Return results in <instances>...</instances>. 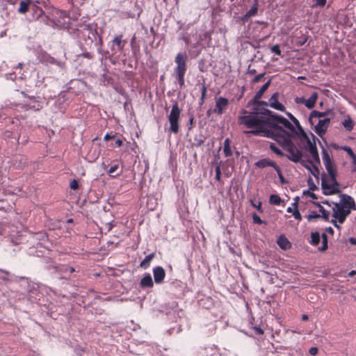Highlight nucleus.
<instances>
[{
  "label": "nucleus",
  "instance_id": "f257e3e1",
  "mask_svg": "<svg viewBox=\"0 0 356 356\" xmlns=\"http://www.w3.org/2000/svg\"><path fill=\"white\" fill-rule=\"evenodd\" d=\"M61 15L63 16L62 19H51L49 25L58 30H65L73 38L79 39V47L81 52L78 54V56L89 60L93 59V53L88 51L91 49L93 43L99 54L105 57L109 56V51L102 49L103 39L98 32L97 24H88L81 26L82 29H79L77 25L73 26L70 20L66 21L65 19L66 17L65 12H61Z\"/></svg>",
  "mask_w": 356,
  "mask_h": 356
},
{
  "label": "nucleus",
  "instance_id": "f03ea898",
  "mask_svg": "<svg viewBox=\"0 0 356 356\" xmlns=\"http://www.w3.org/2000/svg\"><path fill=\"white\" fill-rule=\"evenodd\" d=\"M294 130V125L288 119L277 113L270 119L266 129L261 128L257 130H249L245 134L252 136H262L270 138L280 145L286 152H291L296 146L291 141V135L289 134Z\"/></svg>",
  "mask_w": 356,
  "mask_h": 356
},
{
  "label": "nucleus",
  "instance_id": "7ed1b4c3",
  "mask_svg": "<svg viewBox=\"0 0 356 356\" xmlns=\"http://www.w3.org/2000/svg\"><path fill=\"white\" fill-rule=\"evenodd\" d=\"M259 106H252L248 115L238 116V122L250 130L266 129L270 119L260 115Z\"/></svg>",
  "mask_w": 356,
  "mask_h": 356
},
{
  "label": "nucleus",
  "instance_id": "20e7f679",
  "mask_svg": "<svg viewBox=\"0 0 356 356\" xmlns=\"http://www.w3.org/2000/svg\"><path fill=\"white\" fill-rule=\"evenodd\" d=\"M287 152L289 153V154H287V159L289 161L295 163H300L302 166L306 168L312 174L314 163L310 158H308L306 161L302 159V150L299 149L296 147V149H292L291 152Z\"/></svg>",
  "mask_w": 356,
  "mask_h": 356
},
{
  "label": "nucleus",
  "instance_id": "39448f33",
  "mask_svg": "<svg viewBox=\"0 0 356 356\" xmlns=\"http://www.w3.org/2000/svg\"><path fill=\"white\" fill-rule=\"evenodd\" d=\"M181 109L179 108L177 102L175 101L168 119L170 123L168 131L177 134L179 131V118Z\"/></svg>",
  "mask_w": 356,
  "mask_h": 356
},
{
  "label": "nucleus",
  "instance_id": "423d86ee",
  "mask_svg": "<svg viewBox=\"0 0 356 356\" xmlns=\"http://www.w3.org/2000/svg\"><path fill=\"white\" fill-rule=\"evenodd\" d=\"M110 43L112 55H114L117 53H122L124 51L125 46L128 43V40L127 38H124V35L122 34H119L115 35Z\"/></svg>",
  "mask_w": 356,
  "mask_h": 356
},
{
  "label": "nucleus",
  "instance_id": "0eeeda50",
  "mask_svg": "<svg viewBox=\"0 0 356 356\" xmlns=\"http://www.w3.org/2000/svg\"><path fill=\"white\" fill-rule=\"evenodd\" d=\"M334 205L332 208V216L341 224L343 223L346 218L350 214L351 211L345 207H340V203L332 202Z\"/></svg>",
  "mask_w": 356,
  "mask_h": 356
},
{
  "label": "nucleus",
  "instance_id": "6e6552de",
  "mask_svg": "<svg viewBox=\"0 0 356 356\" xmlns=\"http://www.w3.org/2000/svg\"><path fill=\"white\" fill-rule=\"evenodd\" d=\"M310 134L312 137V141L309 139L307 134L299 138V147L300 148V149H305L306 151H309L316 146V141L318 142L321 146L322 145L321 143L318 139V138H316L312 132H310Z\"/></svg>",
  "mask_w": 356,
  "mask_h": 356
},
{
  "label": "nucleus",
  "instance_id": "1a4fd4ad",
  "mask_svg": "<svg viewBox=\"0 0 356 356\" xmlns=\"http://www.w3.org/2000/svg\"><path fill=\"white\" fill-rule=\"evenodd\" d=\"M38 59L40 63L46 65H55L60 67H63L64 66V63L62 61L56 60L47 51L43 50H41L40 52H38Z\"/></svg>",
  "mask_w": 356,
  "mask_h": 356
},
{
  "label": "nucleus",
  "instance_id": "9d476101",
  "mask_svg": "<svg viewBox=\"0 0 356 356\" xmlns=\"http://www.w3.org/2000/svg\"><path fill=\"white\" fill-rule=\"evenodd\" d=\"M187 58H188V57L185 52L184 53L179 52L176 55V56L175 58V62L177 64V66L175 68V73H181V72H186Z\"/></svg>",
  "mask_w": 356,
  "mask_h": 356
},
{
  "label": "nucleus",
  "instance_id": "9b49d317",
  "mask_svg": "<svg viewBox=\"0 0 356 356\" xmlns=\"http://www.w3.org/2000/svg\"><path fill=\"white\" fill-rule=\"evenodd\" d=\"M330 124V119L325 118L324 119L319 120L318 124L314 127V131L323 139L325 143H327V141L323 136L326 133Z\"/></svg>",
  "mask_w": 356,
  "mask_h": 356
},
{
  "label": "nucleus",
  "instance_id": "f8f14e48",
  "mask_svg": "<svg viewBox=\"0 0 356 356\" xmlns=\"http://www.w3.org/2000/svg\"><path fill=\"white\" fill-rule=\"evenodd\" d=\"M259 0H254V3L251 8L243 16L239 17L236 20L241 24H245L252 17L256 16L258 13Z\"/></svg>",
  "mask_w": 356,
  "mask_h": 356
},
{
  "label": "nucleus",
  "instance_id": "ddd939ff",
  "mask_svg": "<svg viewBox=\"0 0 356 356\" xmlns=\"http://www.w3.org/2000/svg\"><path fill=\"white\" fill-rule=\"evenodd\" d=\"M321 188L323 191V194L325 195H332L341 193L340 190L334 188L332 187V186H330V184L327 183L325 173L322 174Z\"/></svg>",
  "mask_w": 356,
  "mask_h": 356
},
{
  "label": "nucleus",
  "instance_id": "4468645a",
  "mask_svg": "<svg viewBox=\"0 0 356 356\" xmlns=\"http://www.w3.org/2000/svg\"><path fill=\"white\" fill-rule=\"evenodd\" d=\"M341 207H345L347 209L356 210V204L353 197L347 194H341Z\"/></svg>",
  "mask_w": 356,
  "mask_h": 356
},
{
  "label": "nucleus",
  "instance_id": "2eb2a0df",
  "mask_svg": "<svg viewBox=\"0 0 356 356\" xmlns=\"http://www.w3.org/2000/svg\"><path fill=\"white\" fill-rule=\"evenodd\" d=\"M228 105V99L223 97H216V106L213 109V112L217 113L218 115H221Z\"/></svg>",
  "mask_w": 356,
  "mask_h": 356
},
{
  "label": "nucleus",
  "instance_id": "dca6fc26",
  "mask_svg": "<svg viewBox=\"0 0 356 356\" xmlns=\"http://www.w3.org/2000/svg\"><path fill=\"white\" fill-rule=\"evenodd\" d=\"M31 10L35 13V5L33 3L32 0H22L19 2V7L17 9L19 13L25 14Z\"/></svg>",
  "mask_w": 356,
  "mask_h": 356
},
{
  "label": "nucleus",
  "instance_id": "f3484780",
  "mask_svg": "<svg viewBox=\"0 0 356 356\" xmlns=\"http://www.w3.org/2000/svg\"><path fill=\"white\" fill-rule=\"evenodd\" d=\"M152 272L154 282L157 284L163 283L165 277L164 268L161 266H156L153 268Z\"/></svg>",
  "mask_w": 356,
  "mask_h": 356
},
{
  "label": "nucleus",
  "instance_id": "a211bd4d",
  "mask_svg": "<svg viewBox=\"0 0 356 356\" xmlns=\"http://www.w3.org/2000/svg\"><path fill=\"white\" fill-rule=\"evenodd\" d=\"M303 33L302 31H296L293 35V41L298 47L303 46L310 38L308 34Z\"/></svg>",
  "mask_w": 356,
  "mask_h": 356
},
{
  "label": "nucleus",
  "instance_id": "6ab92c4d",
  "mask_svg": "<svg viewBox=\"0 0 356 356\" xmlns=\"http://www.w3.org/2000/svg\"><path fill=\"white\" fill-rule=\"evenodd\" d=\"M254 165L261 169L265 168L266 167H272L275 170L276 168H278V165H277V163L268 158H265L259 160L254 163Z\"/></svg>",
  "mask_w": 356,
  "mask_h": 356
},
{
  "label": "nucleus",
  "instance_id": "aec40b11",
  "mask_svg": "<svg viewBox=\"0 0 356 356\" xmlns=\"http://www.w3.org/2000/svg\"><path fill=\"white\" fill-rule=\"evenodd\" d=\"M289 134L291 135V141H293V139H299L300 138L307 135V133L305 131L300 122L298 123L297 125L294 126V130H292Z\"/></svg>",
  "mask_w": 356,
  "mask_h": 356
},
{
  "label": "nucleus",
  "instance_id": "412c9836",
  "mask_svg": "<svg viewBox=\"0 0 356 356\" xmlns=\"http://www.w3.org/2000/svg\"><path fill=\"white\" fill-rule=\"evenodd\" d=\"M0 272L3 273L6 275V276H0V279L3 280L4 281L14 280L15 282H19L22 280H26V281L29 280V278L26 277H19V276L14 277L10 273V272L6 270L0 269Z\"/></svg>",
  "mask_w": 356,
  "mask_h": 356
},
{
  "label": "nucleus",
  "instance_id": "4be33fe9",
  "mask_svg": "<svg viewBox=\"0 0 356 356\" xmlns=\"http://www.w3.org/2000/svg\"><path fill=\"white\" fill-rule=\"evenodd\" d=\"M139 284L141 289L152 288L154 282L151 275L148 273H145Z\"/></svg>",
  "mask_w": 356,
  "mask_h": 356
},
{
  "label": "nucleus",
  "instance_id": "5701e85b",
  "mask_svg": "<svg viewBox=\"0 0 356 356\" xmlns=\"http://www.w3.org/2000/svg\"><path fill=\"white\" fill-rule=\"evenodd\" d=\"M278 246L283 250L291 248V243L284 234H281L277 239Z\"/></svg>",
  "mask_w": 356,
  "mask_h": 356
},
{
  "label": "nucleus",
  "instance_id": "b1692460",
  "mask_svg": "<svg viewBox=\"0 0 356 356\" xmlns=\"http://www.w3.org/2000/svg\"><path fill=\"white\" fill-rule=\"evenodd\" d=\"M330 113L333 114V111L331 109H327V111L324 112L318 111L316 110H314L311 112L309 118V122L311 125H314V121L312 120L313 118H323L329 115Z\"/></svg>",
  "mask_w": 356,
  "mask_h": 356
},
{
  "label": "nucleus",
  "instance_id": "393cba45",
  "mask_svg": "<svg viewBox=\"0 0 356 356\" xmlns=\"http://www.w3.org/2000/svg\"><path fill=\"white\" fill-rule=\"evenodd\" d=\"M26 110L40 111L42 108V102L38 100H32L29 103H26L22 106Z\"/></svg>",
  "mask_w": 356,
  "mask_h": 356
},
{
  "label": "nucleus",
  "instance_id": "a878e982",
  "mask_svg": "<svg viewBox=\"0 0 356 356\" xmlns=\"http://www.w3.org/2000/svg\"><path fill=\"white\" fill-rule=\"evenodd\" d=\"M322 148V159L325 166H327L330 164H333L334 161L332 157L330 156L327 150L321 145Z\"/></svg>",
  "mask_w": 356,
  "mask_h": 356
},
{
  "label": "nucleus",
  "instance_id": "bb28decb",
  "mask_svg": "<svg viewBox=\"0 0 356 356\" xmlns=\"http://www.w3.org/2000/svg\"><path fill=\"white\" fill-rule=\"evenodd\" d=\"M318 95L317 92H313L308 99H305V106L308 109H312L313 108H314L316 100L318 99Z\"/></svg>",
  "mask_w": 356,
  "mask_h": 356
},
{
  "label": "nucleus",
  "instance_id": "cd10ccee",
  "mask_svg": "<svg viewBox=\"0 0 356 356\" xmlns=\"http://www.w3.org/2000/svg\"><path fill=\"white\" fill-rule=\"evenodd\" d=\"M313 204L318 207L319 211L321 213V218L325 221L329 220L330 212L324 209V207L318 202H313Z\"/></svg>",
  "mask_w": 356,
  "mask_h": 356
},
{
  "label": "nucleus",
  "instance_id": "c85d7f7f",
  "mask_svg": "<svg viewBox=\"0 0 356 356\" xmlns=\"http://www.w3.org/2000/svg\"><path fill=\"white\" fill-rule=\"evenodd\" d=\"M155 253L152 252L147 256L140 262V267L143 269H147L150 264L151 261L154 258Z\"/></svg>",
  "mask_w": 356,
  "mask_h": 356
},
{
  "label": "nucleus",
  "instance_id": "c756f323",
  "mask_svg": "<svg viewBox=\"0 0 356 356\" xmlns=\"http://www.w3.org/2000/svg\"><path fill=\"white\" fill-rule=\"evenodd\" d=\"M310 154H311V156H312V162L316 163V164H320L321 163V161H320V157H319V154H318V149H317V146L313 147L312 149H311L310 150L307 151Z\"/></svg>",
  "mask_w": 356,
  "mask_h": 356
},
{
  "label": "nucleus",
  "instance_id": "7c9ffc66",
  "mask_svg": "<svg viewBox=\"0 0 356 356\" xmlns=\"http://www.w3.org/2000/svg\"><path fill=\"white\" fill-rule=\"evenodd\" d=\"M118 168H119L118 164H115L113 165H111V168H109V170H108V174L111 177H117L121 175V174L122 173V168L121 170H120L119 171H118Z\"/></svg>",
  "mask_w": 356,
  "mask_h": 356
},
{
  "label": "nucleus",
  "instance_id": "2f4dec72",
  "mask_svg": "<svg viewBox=\"0 0 356 356\" xmlns=\"http://www.w3.org/2000/svg\"><path fill=\"white\" fill-rule=\"evenodd\" d=\"M260 115L264 118L271 119L273 115H276L277 113L264 107L259 106Z\"/></svg>",
  "mask_w": 356,
  "mask_h": 356
},
{
  "label": "nucleus",
  "instance_id": "473e14b6",
  "mask_svg": "<svg viewBox=\"0 0 356 356\" xmlns=\"http://www.w3.org/2000/svg\"><path fill=\"white\" fill-rule=\"evenodd\" d=\"M223 152L226 157H229L232 155V151L230 146V140L228 138H225L224 141Z\"/></svg>",
  "mask_w": 356,
  "mask_h": 356
},
{
  "label": "nucleus",
  "instance_id": "72a5a7b5",
  "mask_svg": "<svg viewBox=\"0 0 356 356\" xmlns=\"http://www.w3.org/2000/svg\"><path fill=\"white\" fill-rule=\"evenodd\" d=\"M321 236L318 232H312L310 243L314 246L318 245L321 242Z\"/></svg>",
  "mask_w": 356,
  "mask_h": 356
},
{
  "label": "nucleus",
  "instance_id": "f704fd0d",
  "mask_svg": "<svg viewBox=\"0 0 356 356\" xmlns=\"http://www.w3.org/2000/svg\"><path fill=\"white\" fill-rule=\"evenodd\" d=\"M284 200L276 194H271L269 197V203L272 205H280Z\"/></svg>",
  "mask_w": 356,
  "mask_h": 356
},
{
  "label": "nucleus",
  "instance_id": "c9c22d12",
  "mask_svg": "<svg viewBox=\"0 0 356 356\" xmlns=\"http://www.w3.org/2000/svg\"><path fill=\"white\" fill-rule=\"evenodd\" d=\"M321 238H322V246L318 248V251L325 252L328 248V238L325 233H323Z\"/></svg>",
  "mask_w": 356,
  "mask_h": 356
},
{
  "label": "nucleus",
  "instance_id": "e433bc0d",
  "mask_svg": "<svg viewBox=\"0 0 356 356\" xmlns=\"http://www.w3.org/2000/svg\"><path fill=\"white\" fill-rule=\"evenodd\" d=\"M269 148L273 153H275L277 156H286L287 157V155H286L275 143H270V145H269Z\"/></svg>",
  "mask_w": 356,
  "mask_h": 356
},
{
  "label": "nucleus",
  "instance_id": "4c0bfd02",
  "mask_svg": "<svg viewBox=\"0 0 356 356\" xmlns=\"http://www.w3.org/2000/svg\"><path fill=\"white\" fill-rule=\"evenodd\" d=\"M325 168L327 172V175L329 177L337 175V165H336L335 163H334L333 164H330L327 166H325Z\"/></svg>",
  "mask_w": 356,
  "mask_h": 356
},
{
  "label": "nucleus",
  "instance_id": "58836bf2",
  "mask_svg": "<svg viewBox=\"0 0 356 356\" xmlns=\"http://www.w3.org/2000/svg\"><path fill=\"white\" fill-rule=\"evenodd\" d=\"M271 84V80L269 79L267 82H266L260 89L256 92V95H258L260 98H261L264 95V93L266 91V90L269 88Z\"/></svg>",
  "mask_w": 356,
  "mask_h": 356
},
{
  "label": "nucleus",
  "instance_id": "ea45409f",
  "mask_svg": "<svg viewBox=\"0 0 356 356\" xmlns=\"http://www.w3.org/2000/svg\"><path fill=\"white\" fill-rule=\"evenodd\" d=\"M342 124L343 125L344 128L348 131H352L354 127L353 121L350 117H348L347 119H345L342 122Z\"/></svg>",
  "mask_w": 356,
  "mask_h": 356
},
{
  "label": "nucleus",
  "instance_id": "a19ab883",
  "mask_svg": "<svg viewBox=\"0 0 356 356\" xmlns=\"http://www.w3.org/2000/svg\"><path fill=\"white\" fill-rule=\"evenodd\" d=\"M204 140L205 137L204 136H195L194 138V142L192 143V146L199 147L204 143Z\"/></svg>",
  "mask_w": 356,
  "mask_h": 356
},
{
  "label": "nucleus",
  "instance_id": "79ce46f5",
  "mask_svg": "<svg viewBox=\"0 0 356 356\" xmlns=\"http://www.w3.org/2000/svg\"><path fill=\"white\" fill-rule=\"evenodd\" d=\"M186 72L181 73H175L176 79L180 86V88H183L184 86V76Z\"/></svg>",
  "mask_w": 356,
  "mask_h": 356
},
{
  "label": "nucleus",
  "instance_id": "37998d69",
  "mask_svg": "<svg viewBox=\"0 0 356 356\" xmlns=\"http://www.w3.org/2000/svg\"><path fill=\"white\" fill-rule=\"evenodd\" d=\"M261 98H260L258 95L255 94L254 97L250 99L248 103V106H259V101Z\"/></svg>",
  "mask_w": 356,
  "mask_h": 356
},
{
  "label": "nucleus",
  "instance_id": "c03bdc74",
  "mask_svg": "<svg viewBox=\"0 0 356 356\" xmlns=\"http://www.w3.org/2000/svg\"><path fill=\"white\" fill-rule=\"evenodd\" d=\"M337 175H334V176L329 177H330V180L331 181V184H330L334 188H335L337 190H340L339 189L340 184H339V181L337 179Z\"/></svg>",
  "mask_w": 356,
  "mask_h": 356
},
{
  "label": "nucleus",
  "instance_id": "a18cd8bd",
  "mask_svg": "<svg viewBox=\"0 0 356 356\" xmlns=\"http://www.w3.org/2000/svg\"><path fill=\"white\" fill-rule=\"evenodd\" d=\"M252 217L253 222L254 224H257V225L264 224V225H266V222L264 221V220H262L261 219V218L256 213H253L252 215Z\"/></svg>",
  "mask_w": 356,
  "mask_h": 356
},
{
  "label": "nucleus",
  "instance_id": "49530a36",
  "mask_svg": "<svg viewBox=\"0 0 356 356\" xmlns=\"http://www.w3.org/2000/svg\"><path fill=\"white\" fill-rule=\"evenodd\" d=\"M197 44L198 43H195L192 46V48L195 49V50H191L190 51V54H191L192 57L195 58V57L198 56L200 55V54L201 53V51H202L201 49H198L197 48Z\"/></svg>",
  "mask_w": 356,
  "mask_h": 356
},
{
  "label": "nucleus",
  "instance_id": "de8ad7c7",
  "mask_svg": "<svg viewBox=\"0 0 356 356\" xmlns=\"http://www.w3.org/2000/svg\"><path fill=\"white\" fill-rule=\"evenodd\" d=\"M251 205L255 208L259 213H262L264 212V209L262 208V202L259 201L257 203H255L253 200H250Z\"/></svg>",
  "mask_w": 356,
  "mask_h": 356
},
{
  "label": "nucleus",
  "instance_id": "09e8293b",
  "mask_svg": "<svg viewBox=\"0 0 356 356\" xmlns=\"http://www.w3.org/2000/svg\"><path fill=\"white\" fill-rule=\"evenodd\" d=\"M271 108L280 111H285V106L280 103L279 101L274 102L273 105L270 106Z\"/></svg>",
  "mask_w": 356,
  "mask_h": 356
},
{
  "label": "nucleus",
  "instance_id": "8fccbe9b",
  "mask_svg": "<svg viewBox=\"0 0 356 356\" xmlns=\"http://www.w3.org/2000/svg\"><path fill=\"white\" fill-rule=\"evenodd\" d=\"M222 161H219V163L216 166L215 172H216V177L215 179L220 181L221 180V170H220V165Z\"/></svg>",
  "mask_w": 356,
  "mask_h": 356
},
{
  "label": "nucleus",
  "instance_id": "3c124183",
  "mask_svg": "<svg viewBox=\"0 0 356 356\" xmlns=\"http://www.w3.org/2000/svg\"><path fill=\"white\" fill-rule=\"evenodd\" d=\"M307 184L309 191H314L318 189V187L314 184L311 177L308 178Z\"/></svg>",
  "mask_w": 356,
  "mask_h": 356
},
{
  "label": "nucleus",
  "instance_id": "603ef678",
  "mask_svg": "<svg viewBox=\"0 0 356 356\" xmlns=\"http://www.w3.org/2000/svg\"><path fill=\"white\" fill-rule=\"evenodd\" d=\"M178 40H183L186 45L189 44L190 39L186 35V33H185V32H181V33H179V37H178Z\"/></svg>",
  "mask_w": 356,
  "mask_h": 356
},
{
  "label": "nucleus",
  "instance_id": "864d4df0",
  "mask_svg": "<svg viewBox=\"0 0 356 356\" xmlns=\"http://www.w3.org/2000/svg\"><path fill=\"white\" fill-rule=\"evenodd\" d=\"M198 69L200 72H204L207 70V67L205 65V60L204 59H200L199 61H198Z\"/></svg>",
  "mask_w": 356,
  "mask_h": 356
},
{
  "label": "nucleus",
  "instance_id": "5fc2aeb1",
  "mask_svg": "<svg viewBox=\"0 0 356 356\" xmlns=\"http://www.w3.org/2000/svg\"><path fill=\"white\" fill-rule=\"evenodd\" d=\"M280 96V93L278 92H276L272 95V96L270 97L268 102H269V106L273 105L274 102H276L278 101V98Z\"/></svg>",
  "mask_w": 356,
  "mask_h": 356
},
{
  "label": "nucleus",
  "instance_id": "6e6d98bb",
  "mask_svg": "<svg viewBox=\"0 0 356 356\" xmlns=\"http://www.w3.org/2000/svg\"><path fill=\"white\" fill-rule=\"evenodd\" d=\"M275 171L277 172L279 179H280V181L282 184L288 183L287 180L284 177L282 170L279 166H278V168H276Z\"/></svg>",
  "mask_w": 356,
  "mask_h": 356
},
{
  "label": "nucleus",
  "instance_id": "4d7b16f0",
  "mask_svg": "<svg viewBox=\"0 0 356 356\" xmlns=\"http://www.w3.org/2000/svg\"><path fill=\"white\" fill-rule=\"evenodd\" d=\"M321 218V215L317 213L316 211H312L308 216H307V218L308 221H312L314 219H317Z\"/></svg>",
  "mask_w": 356,
  "mask_h": 356
},
{
  "label": "nucleus",
  "instance_id": "13d9d810",
  "mask_svg": "<svg viewBox=\"0 0 356 356\" xmlns=\"http://www.w3.org/2000/svg\"><path fill=\"white\" fill-rule=\"evenodd\" d=\"M70 188L73 191H76L79 188V184L75 179H72L70 183Z\"/></svg>",
  "mask_w": 356,
  "mask_h": 356
},
{
  "label": "nucleus",
  "instance_id": "bf43d9fd",
  "mask_svg": "<svg viewBox=\"0 0 356 356\" xmlns=\"http://www.w3.org/2000/svg\"><path fill=\"white\" fill-rule=\"evenodd\" d=\"M67 91H61L58 94L59 100H61L62 103H64L65 102L69 99V97L67 96Z\"/></svg>",
  "mask_w": 356,
  "mask_h": 356
},
{
  "label": "nucleus",
  "instance_id": "052dcab7",
  "mask_svg": "<svg viewBox=\"0 0 356 356\" xmlns=\"http://www.w3.org/2000/svg\"><path fill=\"white\" fill-rule=\"evenodd\" d=\"M271 52L275 54L277 56H281L282 51L280 50L279 44H275L270 48Z\"/></svg>",
  "mask_w": 356,
  "mask_h": 356
},
{
  "label": "nucleus",
  "instance_id": "680f3d73",
  "mask_svg": "<svg viewBox=\"0 0 356 356\" xmlns=\"http://www.w3.org/2000/svg\"><path fill=\"white\" fill-rule=\"evenodd\" d=\"M2 137L5 139H10L13 138V133L11 131L6 130L2 133Z\"/></svg>",
  "mask_w": 356,
  "mask_h": 356
},
{
  "label": "nucleus",
  "instance_id": "e2e57ef3",
  "mask_svg": "<svg viewBox=\"0 0 356 356\" xmlns=\"http://www.w3.org/2000/svg\"><path fill=\"white\" fill-rule=\"evenodd\" d=\"M312 175L317 179L319 178L320 171L316 165H313V170L312 172Z\"/></svg>",
  "mask_w": 356,
  "mask_h": 356
},
{
  "label": "nucleus",
  "instance_id": "0e129e2a",
  "mask_svg": "<svg viewBox=\"0 0 356 356\" xmlns=\"http://www.w3.org/2000/svg\"><path fill=\"white\" fill-rule=\"evenodd\" d=\"M286 114L287 117L289 118V120L291 121V123L293 122V124L294 126L297 125V124L300 122L296 118H295L291 113L286 112Z\"/></svg>",
  "mask_w": 356,
  "mask_h": 356
},
{
  "label": "nucleus",
  "instance_id": "69168bd1",
  "mask_svg": "<svg viewBox=\"0 0 356 356\" xmlns=\"http://www.w3.org/2000/svg\"><path fill=\"white\" fill-rule=\"evenodd\" d=\"M302 194L304 195H307V196L310 197L313 200L318 199L317 195L314 193H313L312 191H309V190L304 191Z\"/></svg>",
  "mask_w": 356,
  "mask_h": 356
},
{
  "label": "nucleus",
  "instance_id": "338daca9",
  "mask_svg": "<svg viewBox=\"0 0 356 356\" xmlns=\"http://www.w3.org/2000/svg\"><path fill=\"white\" fill-rule=\"evenodd\" d=\"M315 7H323L325 6L327 0H314Z\"/></svg>",
  "mask_w": 356,
  "mask_h": 356
},
{
  "label": "nucleus",
  "instance_id": "774afa93",
  "mask_svg": "<svg viewBox=\"0 0 356 356\" xmlns=\"http://www.w3.org/2000/svg\"><path fill=\"white\" fill-rule=\"evenodd\" d=\"M266 73H261L254 76V78L252 79V83H258L265 76Z\"/></svg>",
  "mask_w": 356,
  "mask_h": 356
}]
</instances>
